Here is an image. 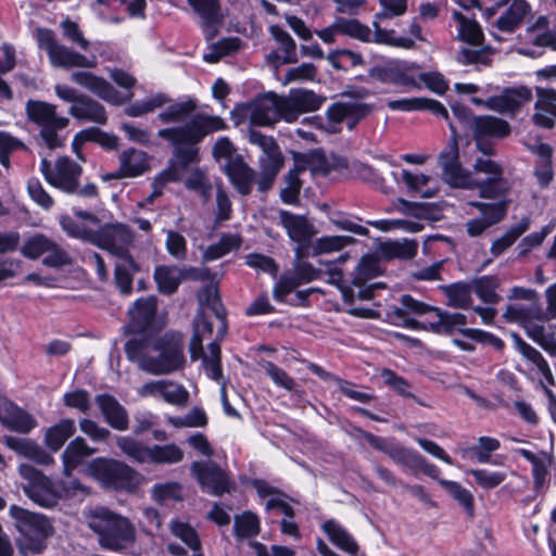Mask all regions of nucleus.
Masks as SVG:
<instances>
[{
	"label": "nucleus",
	"instance_id": "1",
	"mask_svg": "<svg viewBox=\"0 0 556 556\" xmlns=\"http://www.w3.org/2000/svg\"><path fill=\"white\" fill-rule=\"evenodd\" d=\"M125 353L141 370L154 376L172 374L185 363L182 336L178 332L157 339L132 338L126 342Z\"/></svg>",
	"mask_w": 556,
	"mask_h": 556
},
{
	"label": "nucleus",
	"instance_id": "2",
	"mask_svg": "<svg viewBox=\"0 0 556 556\" xmlns=\"http://www.w3.org/2000/svg\"><path fill=\"white\" fill-rule=\"evenodd\" d=\"M443 180L453 188L478 189L481 198L494 199L505 193L507 181L503 168L490 157H478L473 170L462 167L454 153L451 160L440 156Z\"/></svg>",
	"mask_w": 556,
	"mask_h": 556
},
{
	"label": "nucleus",
	"instance_id": "3",
	"mask_svg": "<svg viewBox=\"0 0 556 556\" xmlns=\"http://www.w3.org/2000/svg\"><path fill=\"white\" fill-rule=\"evenodd\" d=\"M401 304L402 307L394 308L390 315L395 325L424 329L433 333L459 331L464 336L462 327L467 324L466 315L445 313L438 307L417 301L408 294L402 296Z\"/></svg>",
	"mask_w": 556,
	"mask_h": 556
},
{
	"label": "nucleus",
	"instance_id": "4",
	"mask_svg": "<svg viewBox=\"0 0 556 556\" xmlns=\"http://www.w3.org/2000/svg\"><path fill=\"white\" fill-rule=\"evenodd\" d=\"M226 128L225 121L215 115L197 113L182 126L163 128L157 136L176 147V155L186 167L195 161L198 150L191 146L200 142L205 136Z\"/></svg>",
	"mask_w": 556,
	"mask_h": 556
},
{
	"label": "nucleus",
	"instance_id": "5",
	"mask_svg": "<svg viewBox=\"0 0 556 556\" xmlns=\"http://www.w3.org/2000/svg\"><path fill=\"white\" fill-rule=\"evenodd\" d=\"M89 526L99 535L100 545L113 552L129 548L136 541V530L131 522L103 507L93 510Z\"/></svg>",
	"mask_w": 556,
	"mask_h": 556
},
{
	"label": "nucleus",
	"instance_id": "6",
	"mask_svg": "<svg viewBox=\"0 0 556 556\" xmlns=\"http://www.w3.org/2000/svg\"><path fill=\"white\" fill-rule=\"evenodd\" d=\"M84 471L105 490L134 492L140 484V475L135 469L113 458L97 457Z\"/></svg>",
	"mask_w": 556,
	"mask_h": 556
},
{
	"label": "nucleus",
	"instance_id": "7",
	"mask_svg": "<svg viewBox=\"0 0 556 556\" xmlns=\"http://www.w3.org/2000/svg\"><path fill=\"white\" fill-rule=\"evenodd\" d=\"M213 332V326L202 311H199L193 325V334L190 340L189 351L192 361L201 359L207 377L219 381L223 377L220 364V344L216 340L211 342L207 352H204L203 340Z\"/></svg>",
	"mask_w": 556,
	"mask_h": 556
},
{
	"label": "nucleus",
	"instance_id": "8",
	"mask_svg": "<svg viewBox=\"0 0 556 556\" xmlns=\"http://www.w3.org/2000/svg\"><path fill=\"white\" fill-rule=\"evenodd\" d=\"M25 111L27 118L39 128V135L48 148L54 149L63 144L59 131L68 126L70 119L58 113L56 105L40 100H28Z\"/></svg>",
	"mask_w": 556,
	"mask_h": 556
},
{
	"label": "nucleus",
	"instance_id": "9",
	"mask_svg": "<svg viewBox=\"0 0 556 556\" xmlns=\"http://www.w3.org/2000/svg\"><path fill=\"white\" fill-rule=\"evenodd\" d=\"M370 112V106L362 102H337L326 111V118L321 116L306 117L303 124L328 134L341 131L345 124L351 130Z\"/></svg>",
	"mask_w": 556,
	"mask_h": 556
},
{
	"label": "nucleus",
	"instance_id": "10",
	"mask_svg": "<svg viewBox=\"0 0 556 556\" xmlns=\"http://www.w3.org/2000/svg\"><path fill=\"white\" fill-rule=\"evenodd\" d=\"M10 516L21 533L20 545L23 549L40 553L51 532L49 520L40 514L31 513L17 505L10 507Z\"/></svg>",
	"mask_w": 556,
	"mask_h": 556
},
{
	"label": "nucleus",
	"instance_id": "11",
	"mask_svg": "<svg viewBox=\"0 0 556 556\" xmlns=\"http://www.w3.org/2000/svg\"><path fill=\"white\" fill-rule=\"evenodd\" d=\"M134 242V231L125 224L114 223L96 228L90 243L108 251L119 261L129 262L130 267L136 268V261L130 254Z\"/></svg>",
	"mask_w": 556,
	"mask_h": 556
},
{
	"label": "nucleus",
	"instance_id": "12",
	"mask_svg": "<svg viewBox=\"0 0 556 556\" xmlns=\"http://www.w3.org/2000/svg\"><path fill=\"white\" fill-rule=\"evenodd\" d=\"M18 473L24 479L22 490L35 504L50 508L58 504L61 493L56 484L41 471L28 464L18 466Z\"/></svg>",
	"mask_w": 556,
	"mask_h": 556
},
{
	"label": "nucleus",
	"instance_id": "13",
	"mask_svg": "<svg viewBox=\"0 0 556 556\" xmlns=\"http://www.w3.org/2000/svg\"><path fill=\"white\" fill-rule=\"evenodd\" d=\"M37 41L43 49L54 67H81L93 68L97 65L96 56L88 58L78 52L73 51L66 46L60 43L54 34L49 29H37Z\"/></svg>",
	"mask_w": 556,
	"mask_h": 556
},
{
	"label": "nucleus",
	"instance_id": "14",
	"mask_svg": "<svg viewBox=\"0 0 556 556\" xmlns=\"http://www.w3.org/2000/svg\"><path fill=\"white\" fill-rule=\"evenodd\" d=\"M380 4L383 10L374 16L372 42L403 49L414 48L413 38L397 36L394 29H386L380 26L383 20L403 15L407 9V0H381Z\"/></svg>",
	"mask_w": 556,
	"mask_h": 556
},
{
	"label": "nucleus",
	"instance_id": "15",
	"mask_svg": "<svg viewBox=\"0 0 556 556\" xmlns=\"http://www.w3.org/2000/svg\"><path fill=\"white\" fill-rule=\"evenodd\" d=\"M275 104L277 123H293L301 114L318 110L323 98L312 90L291 89L287 96L275 94Z\"/></svg>",
	"mask_w": 556,
	"mask_h": 556
},
{
	"label": "nucleus",
	"instance_id": "16",
	"mask_svg": "<svg viewBox=\"0 0 556 556\" xmlns=\"http://www.w3.org/2000/svg\"><path fill=\"white\" fill-rule=\"evenodd\" d=\"M498 9L503 11L493 23L491 34L501 41L505 39L503 35H510L522 25L531 12V4L527 0H497L495 7L488 9L486 13L493 16Z\"/></svg>",
	"mask_w": 556,
	"mask_h": 556
},
{
	"label": "nucleus",
	"instance_id": "17",
	"mask_svg": "<svg viewBox=\"0 0 556 556\" xmlns=\"http://www.w3.org/2000/svg\"><path fill=\"white\" fill-rule=\"evenodd\" d=\"M40 172L51 186L66 193H75L79 187L83 168L71 157L60 156L53 165L48 160L42 159Z\"/></svg>",
	"mask_w": 556,
	"mask_h": 556
},
{
	"label": "nucleus",
	"instance_id": "18",
	"mask_svg": "<svg viewBox=\"0 0 556 556\" xmlns=\"http://www.w3.org/2000/svg\"><path fill=\"white\" fill-rule=\"evenodd\" d=\"M275 93H267L247 103H240L232 111L236 123L249 121L255 126L268 127L277 123Z\"/></svg>",
	"mask_w": 556,
	"mask_h": 556
},
{
	"label": "nucleus",
	"instance_id": "19",
	"mask_svg": "<svg viewBox=\"0 0 556 556\" xmlns=\"http://www.w3.org/2000/svg\"><path fill=\"white\" fill-rule=\"evenodd\" d=\"M515 452L531 464L533 492L536 495L545 494L552 484L553 478H556V462L554 457L544 451L517 448Z\"/></svg>",
	"mask_w": 556,
	"mask_h": 556
},
{
	"label": "nucleus",
	"instance_id": "20",
	"mask_svg": "<svg viewBox=\"0 0 556 556\" xmlns=\"http://www.w3.org/2000/svg\"><path fill=\"white\" fill-rule=\"evenodd\" d=\"M358 435L364 438L374 448L387 454L395 464L403 466L410 472L420 463V454L412 448L405 447L393 440L377 437L370 432L355 428Z\"/></svg>",
	"mask_w": 556,
	"mask_h": 556
},
{
	"label": "nucleus",
	"instance_id": "21",
	"mask_svg": "<svg viewBox=\"0 0 556 556\" xmlns=\"http://www.w3.org/2000/svg\"><path fill=\"white\" fill-rule=\"evenodd\" d=\"M532 99V92L528 87L507 88L498 96L489 97L485 100L473 97L471 103L477 106L495 111L497 113H515L523 104Z\"/></svg>",
	"mask_w": 556,
	"mask_h": 556
},
{
	"label": "nucleus",
	"instance_id": "22",
	"mask_svg": "<svg viewBox=\"0 0 556 556\" xmlns=\"http://www.w3.org/2000/svg\"><path fill=\"white\" fill-rule=\"evenodd\" d=\"M191 471L202 489L212 495H222L229 493L231 490L228 475L212 460L193 462Z\"/></svg>",
	"mask_w": 556,
	"mask_h": 556
},
{
	"label": "nucleus",
	"instance_id": "23",
	"mask_svg": "<svg viewBox=\"0 0 556 556\" xmlns=\"http://www.w3.org/2000/svg\"><path fill=\"white\" fill-rule=\"evenodd\" d=\"M71 80L113 105H121L125 101L130 100L134 96V93L129 91L124 97L106 79L90 72H74L71 75Z\"/></svg>",
	"mask_w": 556,
	"mask_h": 556
},
{
	"label": "nucleus",
	"instance_id": "24",
	"mask_svg": "<svg viewBox=\"0 0 556 556\" xmlns=\"http://www.w3.org/2000/svg\"><path fill=\"white\" fill-rule=\"evenodd\" d=\"M472 132L477 148L485 155L492 153L489 142L493 138H503L510 131L509 125L504 119L494 116H478L472 119Z\"/></svg>",
	"mask_w": 556,
	"mask_h": 556
},
{
	"label": "nucleus",
	"instance_id": "25",
	"mask_svg": "<svg viewBox=\"0 0 556 556\" xmlns=\"http://www.w3.org/2000/svg\"><path fill=\"white\" fill-rule=\"evenodd\" d=\"M418 65L403 60H389L376 68L377 76L384 83L419 88L417 81Z\"/></svg>",
	"mask_w": 556,
	"mask_h": 556
},
{
	"label": "nucleus",
	"instance_id": "26",
	"mask_svg": "<svg viewBox=\"0 0 556 556\" xmlns=\"http://www.w3.org/2000/svg\"><path fill=\"white\" fill-rule=\"evenodd\" d=\"M469 205L477 207L481 216L469 219L466 223L467 233L470 237L482 235L489 227L500 223L507 213V202L495 203L470 202Z\"/></svg>",
	"mask_w": 556,
	"mask_h": 556
},
{
	"label": "nucleus",
	"instance_id": "27",
	"mask_svg": "<svg viewBox=\"0 0 556 556\" xmlns=\"http://www.w3.org/2000/svg\"><path fill=\"white\" fill-rule=\"evenodd\" d=\"M325 43H333L339 35H346L364 42H372L371 29L357 20L338 18L330 26L316 31Z\"/></svg>",
	"mask_w": 556,
	"mask_h": 556
},
{
	"label": "nucleus",
	"instance_id": "28",
	"mask_svg": "<svg viewBox=\"0 0 556 556\" xmlns=\"http://www.w3.org/2000/svg\"><path fill=\"white\" fill-rule=\"evenodd\" d=\"M118 169L104 177V180L139 177L150 168L149 155L135 148L123 150L118 155Z\"/></svg>",
	"mask_w": 556,
	"mask_h": 556
},
{
	"label": "nucleus",
	"instance_id": "29",
	"mask_svg": "<svg viewBox=\"0 0 556 556\" xmlns=\"http://www.w3.org/2000/svg\"><path fill=\"white\" fill-rule=\"evenodd\" d=\"M187 2L199 16L205 37L214 38L224 20L219 0H187Z\"/></svg>",
	"mask_w": 556,
	"mask_h": 556
},
{
	"label": "nucleus",
	"instance_id": "30",
	"mask_svg": "<svg viewBox=\"0 0 556 556\" xmlns=\"http://www.w3.org/2000/svg\"><path fill=\"white\" fill-rule=\"evenodd\" d=\"M186 278L200 279V273L197 268H179L174 265H161L154 269V280L159 291L164 294L174 293Z\"/></svg>",
	"mask_w": 556,
	"mask_h": 556
},
{
	"label": "nucleus",
	"instance_id": "31",
	"mask_svg": "<svg viewBox=\"0 0 556 556\" xmlns=\"http://www.w3.org/2000/svg\"><path fill=\"white\" fill-rule=\"evenodd\" d=\"M225 174L228 176L230 182L236 190L247 195L251 192L255 173L240 156L230 159L224 164Z\"/></svg>",
	"mask_w": 556,
	"mask_h": 556
},
{
	"label": "nucleus",
	"instance_id": "32",
	"mask_svg": "<svg viewBox=\"0 0 556 556\" xmlns=\"http://www.w3.org/2000/svg\"><path fill=\"white\" fill-rule=\"evenodd\" d=\"M392 176L397 182L402 180L410 192L425 199L433 198L439 191L437 179L429 175L402 169L400 173L392 172Z\"/></svg>",
	"mask_w": 556,
	"mask_h": 556
},
{
	"label": "nucleus",
	"instance_id": "33",
	"mask_svg": "<svg viewBox=\"0 0 556 556\" xmlns=\"http://www.w3.org/2000/svg\"><path fill=\"white\" fill-rule=\"evenodd\" d=\"M536 102L533 121L536 125L551 128L556 121V90L536 87Z\"/></svg>",
	"mask_w": 556,
	"mask_h": 556
},
{
	"label": "nucleus",
	"instance_id": "34",
	"mask_svg": "<svg viewBox=\"0 0 556 556\" xmlns=\"http://www.w3.org/2000/svg\"><path fill=\"white\" fill-rule=\"evenodd\" d=\"M68 114L75 119L86 123L105 125L108 122L105 108L87 94H84L77 103L70 106Z\"/></svg>",
	"mask_w": 556,
	"mask_h": 556
},
{
	"label": "nucleus",
	"instance_id": "35",
	"mask_svg": "<svg viewBox=\"0 0 556 556\" xmlns=\"http://www.w3.org/2000/svg\"><path fill=\"white\" fill-rule=\"evenodd\" d=\"M279 219L282 227L287 230L289 238L300 245L308 243L315 233L313 225L304 216L294 215L281 210L279 212Z\"/></svg>",
	"mask_w": 556,
	"mask_h": 556
},
{
	"label": "nucleus",
	"instance_id": "36",
	"mask_svg": "<svg viewBox=\"0 0 556 556\" xmlns=\"http://www.w3.org/2000/svg\"><path fill=\"white\" fill-rule=\"evenodd\" d=\"M156 313V299L154 296L137 300L129 309L130 321L126 329L129 332H141L146 330L154 319Z\"/></svg>",
	"mask_w": 556,
	"mask_h": 556
},
{
	"label": "nucleus",
	"instance_id": "37",
	"mask_svg": "<svg viewBox=\"0 0 556 556\" xmlns=\"http://www.w3.org/2000/svg\"><path fill=\"white\" fill-rule=\"evenodd\" d=\"M514 339L517 351L531 363L532 369L536 370V372L542 376L541 383L546 392L549 391L548 387L554 386L555 381L546 359L536 349L525 342L518 336H514Z\"/></svg>",
	"mask_w": 556,
	"mask_h": 556
},
{
	"label": "nucleus",
	"instance_id": "38",
	"mask_svg": "<svg viewBox=\"0 0 556 556\" xmlns=\"http://www.w3.org/2000/svg\"><path fill=\"white\" fill-rule=\"evenodd\" d=\"M94 402L112 428L121 431L128 428L127 412L114 396L100 394L96 396Z\"/></svg>",
	"mask_w": 556,
	"mask_h": 556
},
{
	"label": "nucleus",
	"instance_id": "39",
	"mask_svg": "<svg viewBox=\"0 0 556 556\" xmlns=\"http://www.w3.org/2000/svg\"><path fill=\"white\" fill-rule=\"evenodd\" d=\"M93 453L96 448L90 447L83 438L78 437L71 441L62 454L64 476L71 477L73 471Z\"/></svg>",
	"mask_w": 556,
	"mask_h": 556
},
{
	"label": "nucleus",
	"instance_id": "40",
	"mask_svg": "<svg viewBox=\"0 0 556 556\" xmlns=\"http://www.w3.org/2000/svg\"><path fill=\"white\" fill-rule=\"evenodd\" d=\"M269 33L279 45L278 50L269 54V59L283 64L296 62V45L292 37L279 25H271Z\"/></svg>",
	"mask_w": 556,
	"mask_h": 556
},
{
	"label": "nucleus",
	"instance_id": "41",
	"mask_svg": "<svg viewBox=\"0 0 556 556\" xmlns=\"http://www.w3.org/2000/svg\"><path fill=\"white\" fill-rule=\"evenodd\" d=\"M7 445L16 452L18 455L34 460L39 465H50L53 458L40 445L28 439H21L15 437H7Z\"/></svg>",
	"mask_w": 556,
	"mask_h": 556
},
{
	"label": "nucleus",
	"instance_id": "42",
	"mask_svg": "<svg viewBox=\"0 0 556 556\" xmlns=\"http://www.w3.org/2000/svg\"><path fill=\"white\" fill-rule=\"evenodd\" d=\"M258 163L261 168L258 189L261 191H265L271 186L273 180L283 165V156L279 147L262 153L258 159Z\"/></svg>",
	"mask_w": 556,
	"mask_h": 556
},
{
	"label": "nucleus",
	"instance_id": "43",
	"mask_svg": "<svg viewBox=\"0 0 556 556\" xmlns=\"http://www.w3.org/2000/svg\"><path fill=\"white\" fill-rule=\"evenodd\" d=\"M452 20L457 30V38L473 47L479 46L483 39V34L479 24L468 14L453 11Z\"/></svg>",
	"mask_w": 556,
	"mask_h": 556
},
{
	"label": "nucleus",
	"instance_id": "44",
	"mask_svg": "<svg viewBox=\"0 0 556 556\" xmlns=\"http://www.w3.org/2000/svg\"><path fill=\"white\" fill-rule=\"evenodd\" d=\"M328 539L341 551L355 555L358 546L353 536L336 520H327L321 526Z\"/></svg>",
	"mask_w": 556,
	"mask_h": 556
},
{
	"label": "nucleus",
	"instance_id": "45",
	"mask_svg": "<svg viewBox=\"0 0 556 556\" xmlns=\"http://www.w3.org/2000/svg\"><path fill=\"white\" fill-rule=\"evenodd\" d=\"M76 427L72 419H62L47 429L45 443L52 451H59L63 444L75 433Z\"/></svg>",
	"mask_w": 556,
	"mask_h": 556
},
{
	"label": "nucleus",
	"instance_id": "46",
	"mask_svg": "<svg viewBox=\"0 0 556 556\" xmlns=\"http://www.w3.org/2000/svg\"><path fill=\"white\" fill-rule=\"evenodd\" d=\"M501 447V442L496 438L480 437L476 445L463 448L460 451L464 458H475L480 464L491 463V455Z\"/></svg>",
	"mask_w": 556,
	"mask_h": 556
},
{
	"label": "nucleus",
	"instance_id": "47",
	"mask_svg": "<svg viewBox=\"0 0 556 556\" xmlns=\"http://www.w3.org/2000/svg\"><path fill=\"white\" fill-rule=\"evenodd\" d=\"M197 104L194 100L188 99L186 101L176 102L160 112L157 119L164 124L181 123L190 116L192 118L195 115L193 114Z\"/></svg>",
	"mask_w": 556,
	"mask_h": 556
},
{
	"label": "nucleus",
	"instance_id": "48",
	"mask_svg": "<svg viewBox=\"0 0 556 556\" xmlns=\"http://www.w3.org/2000/svg\"><path fill=\"white\" fill-rule=\"evenodd\" d=\"M504 316L509 321L518 323L521 326H523L533 318L542 317L543 309L538 304V302H532L528 304L514 303L507 306Z\"/></svg>",
	"mask_w": 556,
	"mask_h": 556
},
{
	"label": "nucleus",
	"instance_id": "49",
	"mask_svg": "<svg viewBox=\"0 0 556 556\" xmlns=\"http://www.w3.org/2000/svg\"><path fill=\"white\" fill-rule=\"evenodd\" d=\"M184 459V451L175 443L150 446L149 463L157 465H172Z\"/></svg>",
	"mask_w": 556,
	"mask_h": 556
},
{
	"label": "nucleus",
	"instance_id": "50",
	"mask_svg": "<svg viewBox=\"0 0 556 556\" xmlns=\"http://www.w3.org/2000/svg\"><path fill=\"white\" fill-rule=\"evenodd\" d=\"M447 298V303L452 307L468 308L472 304V287L466 282H455L442 287Z\"/></svg>",
	"mask_w": 556,
	"mask_h": 556
},
{
	"label": "nucleus",
	"instance_id": "51",
	"mask_svg": "<svg viewBox=\"0 0 556 556\" xmlns=\"http://www.w3.org/2000/svg\"><path fill=\"white\" fill-rule=\"evenodd\" d=\"M116 445L131 460L144 464L149 463L150 446L137 441L130 435L116 438Z\"/></svg>",
	"mask_w": 556,
	"mask_h": 556
},
{
	"label": "nucleus",
	"instance_id": "52",
	"mask_svg": "<svg viewBox=\"0 0 556 556\" xmlns=\"http://www.w3.org/2000/svg\"><path fill=\"white\" fill-rule=\"evenodd\" d=\"M326 59L334 68L345 72L364 64L359 53L348 49L329 52Z\"/></svg>",
	"mask_w": 556,
	"mask_h": 556
},
{
	"label": "nucleus",
	"instance_id": "53",
	"mask_svg": "<svg viewBox=\"0 0 556 556\" xmlns=\"http://www.w3.org/2000/svg\"><path fill=\"white\" fill-rule=\"evenodd\" d=\"M500 282L495 276H482L472 281V291L485 303L494 304L500 300L496 289Z\"/></svg>",
	"mask_w": 556,
	"mask_h": 556
},
{
	"label": "nucleus",
	"instance_id": "54",
	"mask_svg": "<svg viewBox=\"0 0 556 556\" xmlns=\"http://www.w3.org/2000/svg\"><path fill=\"white\" fill-rule=\"evenodd\" d=\"M439 484L464 509L472 516L473 514V495L456 481L442 479Z\"/></svg>",
	"mask_w": 556,
	"mask_h": 556
},
{
	"label": "nucleus",
	"instance_id": "55",
	"mask_svg": "<svg viewBox=\"0 0 556 556\" xmlns=\"http://www.w3.org/2000/svg\"><path fill=\"white\" fill-rule=\"evenodd\" d=\"M544 315L539 318H533L532 320L525 324L522 327L526 329V332L529 338H531L534 342L539 343L545 350L554 353L556 352V344L553 340L546 334L544 328Z\"/></svg>",
	"mask_w": 556,
	"mask_h": 556
},
{
	"label": "nucleus",
	"instance_id": "56",
	"mask_svg": "<svg viewBox=\"0 0 556 556\" xmlns=\"http://www.w3.org/2000/svg\"><path fill=\"white\" fill-rule=\"evenodd\" d=\"M240 243L241 241L237 236L224 235L217 243L210 245L205 250L203 258L205 262L220 258L231 251L238 249Z\"/></svg>",
	"mask_w": 556,
	"mask_h": 556
},
{
	"label": "nucleus",
	"instance_id": "57",
	"mask_svg": "<svg viewBox=\"0 0 556 556\" xmlns=\"http://www.w3.org/2000/svg\"><path fill=\"white\" fill-rule=\"evenodd\" d=\"M2 424L13 431L23 433L29 432L36 426L35 419L16 405L13 406V409H11L8 418H4Z\"/></svg>",
	"mask_w": 556,
	"mask_h": 556
},
{
	"label": "nucleus",
	"instance_id": "58",
	"mask_svg": "<svg viewBox=\"0 0 556 556\" xmlns=\"http://www.w3.org/2000/svg\"><path fill=\"white\" fill-rule=\"evenodd\" d=\"M235 534L240 539L252 538L260 532V519L251 513L245 511L242 515L235 517Z\"/></svg>",
	"mask_w": 556,
	"mask_h": 556
},
{
	"label": "nucleus",
	"instance_id": "59",
	"mask_svg": "<svg viewBox=\"0 0 556 556\" xmlns=\"http://www.w3.org/2000/svg\"><path fill=\"white\" fill-rule=\"evenodd\" d=\"M240 49L239 38H224L213 43L210 51L204 54L203 59L207 63H216L223 56L229 55Z\"/></svg>",
	"mask_w": 556,
	"mask_h": 556
},
{
	"label": "nucleus",
	"instance_id": "60",
	"mask_svg": "<svg viewBox=\"0 0 556 556\" xmlns=\"http://www.w3.org/2000/svg\"><path fill=\"white\" fill-rule=\"evenodd\" d=\"M471 475L476 481V483L485 490H491L500 484H502L506 480V472L497 471V470H489V469H469L467 471Z\"/></svg>",
	"mask_w": 556,
	"mask_h": 556
},
{
	"label": "nucleus",
	"instance_id": "61",
	"mask_svg": "<svg viewBox=\"0 0 556 556\" xmlns=\"http://www.w3.org/2000/svg\"><path fill=\"white\" fill-rule=\"evenodd\" d=\"M62 229L71 237L78 238L87 242H91V237L96 228L83 224L71 216L64 215L60 218Z\"/></svg>",
	"mask_w": 556,
	"mask_h": 556
},
{
	"label": "nucleus",
	"instance_id": "62",
	"mask_svg": "<svg viewBox=\"0 0 556 556\" xmlns=\"http://www.w3.org/2000/svg\"><path fill=\"white\" fill-rule=\"evenodd\" d=\"M51 242L52 240L43 235H35L25 241L22 247V253L28 258H38L51 249Z\"/></svg>",
	"mask_w": 556,
	"mask_h": 556
},
{
	"label": "nucleus",
	"instance_id": "63",
	"mask_svg": "<svg viewBox=\"0 0 556 556\" xmlns=\"http://www.w3.org/2000/svg\"><path fill=\"white\" fill-rule=\"evenodd\" d=\"M170 529L172 533L186 543L192 551L201 549L198 533L188 523L176 520L172 522Z\"/></svg>",
	"mask_w": 556,
	"mask_h": 556
},
{
	"label": "nucleus",
	"instance_id": "64",
	"mask_svg": "<svg viewBox=\"0 0 556 556\" xmlns=\"http://www.w3.org/2000/svg\"><path fill=\"white\" fill-rule=\"evenodd\" d=\"M188 401V390L182 384L166 379L164 402L173 406L181 407L187 405Z\"/></svg>",
	"mask_w": 556,
	"mask_h": 556
}]
</instances>
